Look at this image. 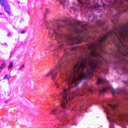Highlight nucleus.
I'll use <instances>...</instances> for the list:
<instances>
[{
  "mask_svg": "<svg viewBox=\"0 0 128 128\" xmlns=\"http://www.w3.org/2000/svg\"><path fill=\"white\" fill-rule=\"evenodd\" d=\"M107 35L103 37H100L96 43V44L91 45L90 50V56H93L94 60H90L86 58L84 61L80 62L78 61L76 64L73 66V70L70 73L66 74H60L61 80L58 79L55 81V86L57 88L62 86L64 82L67 84L68 88H63L64 91L58 96L55 97V100L58 98L61 102V106L62 108H66L68 100H72L74 98H76L80 94L78 84L82 82L84 79L88 78L94 74V72L98 70H102L100 66L104 64L102 56L98 54L96 50L100 44L106 40Z\"/></svg>",
  "mask_w": 128,
  "mask_h": 128,
  "instance_id": "obj_1",
  "label": "nucleus"
},
{
  "mask_svg": "<svg viewBox=\"0 0 128 128\" xmlns=\"http://www.w3.org/2000/svg\"><path fill=\"white\" fill-rule=\"evenodd\" d=\"M47 30H48L49 36H54L60 46H62L66 42L70 46H72L76 44H80L82 42V38L80 37L74 38L72 36L62 35L60 31V26L50 24L48 26Z\"/></svg>",
  "mask_w": 128,
  "mask_h": 128,
  "instance_id": "obj_2",
  "label": "nucleus"
},
{
  "mask_svg": "<svg viewBox=\"0 0 128 128\" xmlns=\"http://www.w3.org/2000/svg\"><path fill=\"white\" fill-rule=\"evenodd\" d=\"M113 42H116L118 44H122L124 42H128V22L120 28L115 29L112 32Z\"/></svg>",
  "mask_w": 128,
  "mask_h": 128,
  "instance_id": "obj_3",
  "label": "nucleus"
},
{
  "mask_svg": "<svg viewBox=\"0 0 128 128\" xmlns=\"http://www.w3.org/2000/svg\"><path fill=\"white\" fill-rule=\"evenodd\" d=\"M102 108L106 110V112L107 118L108 120H109V122H110V128H112V106L106 102H102Z\"/></svg>",
  "mask_w": 128,
  "mask_h": 128,
  "instance_id": "obj_4",
  "label": "nucleus"
},
{
  "mask_svg": "<svg viewBox=\"0 0 128 128\" xmlns=\"http://www.w3.org/2000/svg\"><path fill=\"white\" fill-rule=\"evenodd\" d=\"M66 64L64 63L60 64V62L58 63V65L54 68H52L50 72L46 74V76H51L52 80H54L58 76V70H60V68H62L64 66H65Z\"/></svg>",
  "mask_w": 128,
  "mask_h": 128,
  "instance_id": "obj_5",
  "label": "nucleus"
},
{
  "mask_svg": "<svg viewBox=\"0 0 128 128\" xmlns=\"http://www.w3.org/2000/svg\"><path fill=\"white\" fill-rule=\"evenodd\" d=\"M97 84H106L105 87H104L102 90H100L99 92H108L112 90V86L110 84V82L102 78H98Z\"/></svg>",
  "mask_w": 128,
  "mask_h": 128,
  "instance_id": "obj_6",
  "label": "nucleus"
},
{
  "mask_svg": "<svg viewBox=\"0 0 128 128\" xmlns=\"http://www.w3.org/2000/svg\"><path fill=\"white\" fill-rule=\"evenodd\" d=\"M78 24L79 26H82L83 30H80V29L76 28L74 30V32H75V34H84L86 32V28L84 26V24H82V22L78 21Z\"/></svg>",
  "mask_w": 128,
  "mask_h": 128,
  "instance_id": "obj_7",
  "label": "nucleus"
},
{
  "mask_svg": "<svg viewBox=\"0 0 128 128\" xmlns=\"http://www.w3.org/2000/svg\"><path fill=\"white\" fill-rule=\"evenodd\" d=\"M0 4H2V6H4V8L6 12L8 14H10V5L6 2V1L4 0H0Z\"/></svg>",
  "mask_w": 128,
  "mask_h": 128,
  "instance_id": "obj_8",
  "label": "nucleus"
},
{
  "mask_svg": "<svg viewBox=\"0 0 128 128\" xmlns=\"http://www.w3.org/2000/svg\"><path fill=\"white\" fill-rule=\"evenodd\" d=\"M78 50V47L72 46L71 50L67 49L65 50L64 55V58H66L68 56H70V52H72V50Z\"/></svg>",
  "mask_w": 128,
  "mask_h": 128,
  "instance_id": "obj_9",
  "label": "nucleus"
},
{
  "mask_svg": "<svg viewBox=\"0 0 128 128\" xmlns=\"http://www.w3.org/2000/svg\"><path fill=\"white\" fill-rule=\"evenodd\" d=\"M122 120V118L120 115L116 114L114 116H113V122H116V120L120 121Z\"/></svg>",
  "mask_w": 128,
  "mask_h": 128,
  "instance_id": "obj_10",
  "label": "nucleus"
},
{
  "mask_svg": "<svg viewBox=\"0 0 128 128\" xmlns=\"http://www.w3.org/2000/svg\"><path fill=\"white\" fill-rule=\"evenodd\" d=\"M116 92H118V94H124L126 92L125 91H124L120 89H118V90H114V89H112V94H116Z\"/></svg>",
  "mask_w": 128,
  "mask_h": 128,
  "instance_id": "obj_11",
  "label": "nucleus"
},
{
  "mask_svg": "<svg viewBox=\"0 0 128 128\" xmlns=\"http://www.w3.org/2000/svg\"><path fill=\"white\" fill-rule=\"evenodd\" d=\"M59 108L58 107H56L55 108H54L52 110V113L53 114H60V110H58Z\"/></svg>",
  "mask_w": 128,
  "mask_h": 128,
  "instance_id": "obj_12",
  "label": "nucleus"
},
{
  "mask_svg": "<svg viewBox=\"0 0 128 128\" xmlns=\"http://www.w3.org/2000/svg\"><path fill=\"white\" fill-rule=\"evenodd\" d=\"M58 2H60L63 6H68V1L66 0H58Z\"/></svg>",
  "mask_w": 128,
  "mask_h": 128,
  "instance_id": "obj_13",
  "label": "nucleus"
},
{
  "mask_svg": "<svg viewBox=\"0 0 128 128\" xmlns=\"http://www.w3.org/2000/svg\"><path fill=\"white\" fill-rule=\"evenodd\" d=\"M62 122H64V124H66V122H68V118H66V116H63L62 117Z\"/></svg>",
  "mask_w": 128,
  "mask_h": 128,
  "instance_id": "obj_14",
  "label": "nucleus"
},
{
  "mask_svg": "<svg viewBox=\"0 0 128 128\" xmlns=\"http://www.w3.org/2000/svg\"><path fill=\"white\" fill-rule=\"evenodd\" d=\"M121 64H128V60L126 58L122 59L120 61Z\"/></svg>",
  "mask_w": 128,
  "mask_h": 128,
  "instance_id": "obj_15",
  "label": "nucleus"
},
{
  "mask_svg": "<svg viewBox=\"0 0 128 128\" xmlns=\"http://www.w3.org/2000/svg\"><path fill=\"white\" fill-rule=\"evenodd\" d=\"M123 70L126 72V74H128V66H124L123 67Z\"/></svg>",
  "mask_w": 128,
  "mask_h": 128,
  "instance_id": "obj_16",
  "label": "nucleus"
},
{
  "mask_svg": "<svg viewBox=\"0 0 128 128\" xmlns=\"http://www.w3.org/2000/svg\"><path fill=\"white\" fill-rule=\"evenodd\" d=\"M124 52H126V54H124V56H128V47H126Z\"/></svg>",
  "mask_w": 128,
  "mask_h": 128,
  "instance_id": "obj_17",
  "label": "nucleus"
},
{
  "mask_svg": "<svg viewBox=\"0 0 128 128\" xmlns=\"http://www.w3.org/2000/svg\"><path fill=\"white\" fill-rule=\"evenodd\" d=\"M86 92H92V90L88 86L86 87Z\"/></svg>",
  "mask_w": 128,
  "mask_h": 128,
  "instance_id": "obj_18",
  "label": "nucleus"
},
{
  "mask_svg": "<svg viewBox=\"0 0 128 128\" xmlns=\"http://www.w3.org/2000/svg\"><path fill=\"white\" fill-rule=\"evenodd\" d=\"M61 51H62V48H57L55 50L56 52H60Z\"/></svg>",
  "mask_w": 128,
  "mask_h": 128,
  "instance_id": "obj_19",
  "label": "nucleus"
},
{
  "mask_svg": "<svg viewBox=\"0 0 128 128\" xmlns=\"http://www.w3.org/2000/svg\"><path fill=\"white\" fill-rule=\"evenodd\" d=\"M12 66H13V63L12 62L9 65L8 70H10L11 68H12Z\"/></svg>",
  "mask_w": 128,
  "mask_h": 128,
  "instance_id": "obj_20",
  "label": "nucleus"
},
{
  "mask_svg": "<svg viewBox=\"0 0 128 128\" xmlns=\"http://www.w3.org/2000/svg\"><path fill=\"white\" fill-rule=\"evenodd\" d=\"M6 63H3L2 64L1 66H0V68H4V67L6 66Z\"/></svg>",
  "mask_w": 128,
  "mask_h": 128,
  "instance_id": "obj_21",
  "label": "nucleus"
},
{
  "mask_svg": "<svg viewBox=\"0 0 128 128\" xmlns=\"http://www.w3.org/2000/svg\"><path fill=\"white\" fill-rule=\"evenodd\" d=\"M112 108L113 110H116V108H118V105L116 104L113 105Z\"/></svg>",
  "mask_w": 128,
  "mask_h": 128,
  "instance_id": "obj_22",
  "label": "nucleus"
},
{
  "mask_svg": "<svg viewBox=\"0 0 128 128\" xmlns=\"http://www.w3.org/2000/svg\"><path fill=\"white\" fill-rule=\"evenodd\" d=\"M6 78H7L8 80H10V77L8 76V75H6L4 77V80H6Z\"/></svg>",
  "mask_w": 128,
  "mask_h": 128,
  "instance_id": "obj_23",
  "label": "nucleus"
},
{
  "mask_svg": "<svg viewBox=\"0 0 128 128\" xmlns=\"http://www.w3.org/2000/svg\"><path fill=\"white\" fill-rule=\"evenodd\" d=\"M54 46V44H50L49 46V48L48 49V50H50V48H52V46Z\"/></svg>",
  "mask_w": 128,
  "mask_h": 128,
  "instance_id": "obj_24",
  "label": "nucleus"
},
{
  "mask_svg": "<svg viewBox=\"0 0 128 128\" xmlns=\"http://www.w3.org/2000/svg\"><path fill=\"white\" fill-rule=\"evenodd\" d=\"M24 68V64H22V66H21L19 68L18 70H22V68Z\"/></svg>",
  "mask_w": 128,
  "mask_h": 128,
  "instance_id": "obj_25",
  "label": "nucleus"
},
{
  "mask_svg": "<svg viewBox=\"0 0 128 128\" xmlns=\"http://www.w3.org/2000/svg\"><path fill=\"white\" fill-rule=\"evenodd\" d=\"M125 84L128 85V81H125L124 82Z\"/></svg>",
  "mask_w": 128,
  "mask_h": 128,
  "instance_id": "obj_26",
  "label": "nucleus"
},
{
  "mask_svg": "<svg viewBox=\"0 0 128 128\" xmlns=\"http://www.w3.org/2000/svg\"><path fill=\"white\" fill-rule=\"evenodd\" d=\"M24 32H26V30H23L21 32V34H24Z\"/></svg>",
  "mask_w": 128,
  "mask_h": 128,
  "instance_id": "obj_27",
  "label": "nucleus"
},
{
  "mask_svg": "<svg viewBox=\"0 0 128 128\" xmlns=\"http://www.w3.org/2000/svg\"><path fill=\"white\" fill-rule=\"evenodd\" d=\"M0 14H2V13H0Z\"/></svg>",
  "mask_w": 128,
  "mask_h": 128,
  "instance_id": "obj_28",
  "label": "nucleus"
},
{
  "mask_svg": "<svg viewBox=\"0 0 128 128\" xmlns=\"http://www.w3.org/2000/svg\"><path fill=\"white\" fill-rule=\"evenodd\" d=\"M4 44L6 45V44L5 43Z\"/></svg>",
  "mask_w": 128,
  "mask_h": 128,
  "instance_id": "obj_29",
  "label": "nucleus"
},
{
  "mask_svg": "<svg viewBox=\"0 0 128 128\" xmlns=\"http://www.w3.org/2000/svg\"><path fill=\"white\" fill-rule=\"evenodd\" d=\"M81 108H82V107H80Z\"/></svg>",
  "mask_w": 128,
  "mask_h": 128,
  "instance_id": "obj_30",
  "label": "nucleus"
},
{
  "mask_svg": "<svg viewBox=\"0 0 128 128\" xmlns=\"http://www.w3.org/2000/svg\"><path fill=\"white\" fill-rule=\"evenodd\" d=\"M2 46H4V44H2Z\"/></svg>",
  "mask_w": 128,
  "mask_h": 128,
  "instance_id": "obj_31",
  "label": "nucleus"
},
{
  "mask_svg": "<svg viewBox=\"0 0 128 128\" xmlns=\"http://www.w3.org/2000/svg\"><path fill=\"white\" fill-rule=\"evenodd\" d=\"M84 106H86V104H84Z\"/></svg>",
  "mask_w": 128,
  "mask_h": 128,
  "instance_id": "obj_32",
  "label": "nucleus"
}]
</instances>
